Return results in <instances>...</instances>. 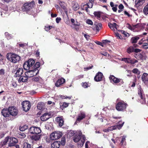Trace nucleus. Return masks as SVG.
<instances>
[{"label": "nucleus", "mask_w": 148, "mask_h": 148, "mask_svg": "<svg viewBox=\"0 0 148 148\" xmlns=\"http://www.w3.org/2000/svg\"><path fill=\"white\" fill-rule=\"evenodd\" d=\"M6 58L8 60L14 63L18 62L20 60V57L19 56L12 53H8Z\"/></svg>", "instance_id": "1"}, {"label": "nucleus", "mask_w": 148, "mask_h": 148, "mask_svg": "<svg viewBox=\"0 0 148 148\" xmlns=\"http://www.w3.org/2000/svg\"><path fill=\"white\" fill-rule=\"evenodd\" d=\"M8 142H9V146L12 147L14 146L15 144L17 143L18 140L14 137H12L9 138V137H7L4 140L2 145H5Z\"/></svg>", "instance_id": "2"}, {"label": "nucleus", "mask_w": 148, "mask_h": 148, "mask_svg": "<svg viewBox=\"0 0 148 148\" xmlns=\"http://www.w3.org/2000/svg\"><path fill=\"white\" fill-rule=\"evenodd\" d=\"M127 104L123 101H121L116 105V108L118 111H124L126 108Z\"/></svg>", "instance_id": "3"}, {"label": "nucleus", "mask_w": 148, "mask_h": 148, "mask_svg": "<svg viewBox=\"0 0 148 148\" xmlns=\"http://www.w3.org/2000/svg\"><path fill=\"white\" fill-rule=\"evenodd\" d=\"M121 121H120L119 122V124L116 125L111 126L108 127L107 129H106L103 130V131L105 132H108L113 130H115L117 129L119 130L121 129L124 123V122L121 123Z\"/></svg>", "instance_id": "4"}, {"label": "nucleus", "mask_w": 148, "mask_h": 148, "mask_svg": "<svg viewBox=\"0 0 148 148\" xmlns=\"http://www.w3.org/2000/svg\"><path fill=\"white\" fill-rule=\"evenodd\" d=\"M62 134L60 132H55L52 133L50 135V138L51 140H55L60 138Z\"/></svg>", "instance_id": "5"}, {"label": "nucleus", "mask_w": 148, "mask_h": 148, "mask_svg": "<svg viewBox=\"0 0 148 148\" xmlns=\"http://www.w3.org/2000/svg\"><path fill=\"white\" fill-rule=\"evenodd\" d=\"M38 73V70L37 69H33L26 72L25 73V75L28 78L32 77L37 75Z\"/></svg>", "instance_id": "6"}, {"label": "nucleus", "mask_w": 148, "mask_h": 148, "mask_svg": "<svg viewBox=\"0 0 148 148\" xmlns=\"http://www.w3.org/2000/svg\"><path fill=\"white\" fill-rule=\"evenodd\" d=\"M29 132L32 134H38L41 132V130L39 127H32L30 128Z\"/></svg>", "instance_id": "7"}, {"label": "nucleus", "mask_w": 148, "mask_h": 148, "mask_svg": "<svg viewBox=\"0 0 148 148\" xmlns=\"http://www.w3.org/2000/svg\"><path fill=\"white\" fill-rule=\"evenodd\" d=\"M34 4L33 1L25 3L24 4L23 10L26 11L30 10L33 7Z\"/></svg>", "instance_id": "8"}, {"label": "nucleus", "mask_w": 148, "mask_h": 148, "mask_svg": "<svg viewBox=\"0 0 148 148\" xmlns=\"http://www.w3.org/2000/svg\"><path fill=\"white\" fill-rule=\"evenodd\" d=\"M23 108V110L27 112L29 110L31 107V104L28 101H24L22 103Z\"/></svg>", "instance_id": "9"}, {"label": "nucleus", "mask_w": 148, "mask_h": 148, "mask_svg": "<svg viewBox=\"0 0 148 148\" xmlns=\"http://www.w3.org/2000/svg\"><path fill=\"white\" fill-rule=\"evenodd\" d=\"M8 111L10 114L13 116H16L18 113L17 110L14 106L9 107L8 108Z\"/></svg>", "instance_id": "10"}, {"label": "nucleus", "mask_w": 148, "mask_h": 148, "mask_svg": "<svg viewBox=\"0 0 148 148\" xmlns=\"http://www.w3.org/2000/svg\"><path fill=\"white\" fill-rule=\"evenodd\" d=\"M109 79L111 82H113L115 83H117L122 81L121 79L116 78L113 75H110L109 77Z\"/></svg>", "instance_id": "11"}, {"label": "nucleus", "mask_w": 148, "mask_h": 148, "mask_svg": "<svg viewBox=\"0 0 148 148\" xmlns=\"http://www.w3.org/2000/svg\"><path fill=\"white\" fill-rule=\"evenodd\" d=\"M51 116V114H50L46 113L40 117V119L42 121H45L48 119Z\"/></svg>", "instance_id": "12"}, {"label": "nucleus", "mask_w": 148, "mask_h": 148, "mask_svg": "<svg viewBox=\"0 0 148 148\" xmlns=\"http://www.w3.org/2000/svg\"><path fill=\"white\" fill-rule=\"evenodd\" d=\"M142 81L145 84H148V73H144L141 77Z\"/></svg>", "instance_id": "13"}, {"label": "nucleus", "mask_w": 148, "mask_h": 148, "mask_svg": "<svg viewBox=\"0 0 148 148\" xmlns=\"http://www.w3.org/2000/svg\"><path fill=\"white\" fill-rule=\"evenodd\" d=\"M78 136H75L74 138V140L75 142H77L82 139V134L80 131H78Z\"/></svg>", "instance_id": "14"}, {"label": "nucleus", "mask_w": 148, "mask_h": 148, "mask_svg": "<svg viewBox=\"0 0 148 148\" xmlns=\"http://www.w3.org/2000/svg\"><path fill=\"white\" fill-rule=\"evenodd\" d=\"M23 73V70L22 68H19L17 70L15 73L14 76L15 77L21 76Z\"/></svg>", "instance_id": "15"}, {"label": "nucleus", "mask_w": 148, "mask_h": 148, "mask_svg": "<svg viewBox=\"0 0 148 148\" xmlns=\"http://www.w3.org/2000/svg\"><path fill=\"white\" fill-rule=\"evenodd\" d=\"M103 74L101 72H98L95 77V80L97 82L101 81L102 78Z\"/></svg>", "instance_id": "16"}, {"label": "nucleus", "mask_w": 148, "mask_h": 148, "mask_svg": "<svg viewBox=\"0 0 148 148\" xmlns=\"http://www.w3.org/2000/svg\"><path fill=\"white\" fill-rule=\"evenodd\" d=\"M56 121L58 123L60 126H62L64 123V121L62 117H58L56 118Z\"/></svg>", "instance_id": "17"}, {"label": "nucleus", "mask_w": 148, "mask_h": 148, "mask_svg": "<svg viewBox=\"0 0 148 148\" xmlns=\"http://www.w3.org/2000/svg\"><path fill=\"white\" fill-rule=\"evenodd\" d=\"M65 81V79L63 78L58 79L55 84V86L57 87H59L60 86L63 84Z\"/></svg>", "instance_id": "18"}, {"label": "nucleus", "mask_w": 148, "mask_h": 148, "mask_svg": "<svg viewBox=\"0 0 148 148\" xmlns=\"http://www.w3.org/2000/svg\"><path fill=\"white\" fill-rule=\"evenodd\" d=\"M1 113L2 115L5 117L9 116L10 114L8 111V109H3L1 111Z\"/></svg>", "instance_id": "19"}, {"label": "nucleus", "mask_w": 148, "mask_h": 148, "mask_svg": "<svg viewBox=\"0 0 148 148\" xmlns=\"http://www.w3.org/2000/svg\"><path fill=\"white\" fill-rule=\"evenodd\" d=\"M85 115L84 112H80L78 115V117L77 118V121L79 122L80 121L82 120L85 117Z\"/></svg>", "instance_id": "20"}, {"label": "nucleus", "mask_w": 148, "mask_h": 148, "mask_svg": "<svg viewBox=\"0 0 148 148\" xmlns=\"http://www.w3.org/2000/svg\"><path fill=\"white\" fill-rule=\"evenodd\" d=\"M82 139L78 142V146L79 147H82L84 144L85 141V137L84 135H82Z\"/></svg>", "instance_id": "21"}, {"label": "nucleus", "mask_w": 148, "mask_h": 148, "mask_svg": "<svg viewBox=\"0 0 148 148\" xmlns=\"http://www.w3.org/2000/svg\"><path fill=\"white\" fill-rule=\"evenodd\" d=\"M60 142L55 141L51 145V148H58L60 146Z\"/></svg>", "instance_id": "22"}, {"label": "nucleus", "mask_w": 148, "mask_h": 148, "mask_svg": "<svg viewBox=\"0 0 148 148\" xmlns=\"http://www.w3.org/2000/svg\"><path fill=\"white\" fill-rule=\"evenodd\" d=\"M28 78V77L26 76H21L18 79V82H25L27 81Z\"/></svg>", "instance_id": "23"}, {"label": "nucleus", "mask_w": 148, "mask_h": 148, "mask_svg": "<svg viewBox=\"0 0 148 148\" xmlns=\"http://www.w3.org/2000/svg\"><path fill=\"white\" fill-rule=\"evenodd\" d=\"M108 25L110 28L113 31L115 30V28L117 29L118 26V25L115 23H114L113 24H112L110 23H109L108 24Z\"/></svg>", "instance_id": "24"}, {"label": "nucleus", "mask_w": 148, "mask_h": 148, "mask_svg": "<svg viewBox=\"0 0 148 148\" xmlns=\"http://www.w3.org/2000/svg\"><path fill=\"white\" fill-rule=\"evenodd\" d=\"M145 0H136L135 4L137 6H140L143 5L145 3Z\"/></svg>", "instance_id": "25"}, {"label": "nucleus", "mask_w": 148, "mask_h": 148, "mask_svg": "<svg viewBox=\"0 0 148 148\" xmlns=\"http://www.w3.org/2000/svg\"><path fill=\"white\" fill-rule=\"evenodd\" d=\"M37 134H36V135L31 136V139L35 141L38 140L40 138L41 135Z\"/></svg>", "instance_id": "26"}, {"label": "nucleus", "mask_w": 148, "mask_h": 148, "mask_svg": "<svg viewBox=\"0 0 148 148\" xmlns=\"http://www.w3.org/2000/svg\"><path fill=\"white\" fill-rule=\"evenodd\" d=\"M22 148H31L30 144L27 142H25L22 145Z\"/></svg>", "instance_id": "27"}, {"label": "nucleus", "mask_w": 148, "mask_h": 148, "mask_svg": "<svg viewBox=\"0 0 148 148\" xmlns=\"http://www.w3.org/2000/svg\"><path fill=\"white\" fill-rule=\"evenodd\" d=\"M23 67L24 69L25 70H28L29 69L31 66H29V64L27 62H25L23 64Z\"/></svg>", "instance_id": "28"}, {"label": "nucleus", "mask_w": 148, "mask_h": 148, "mask_svg": "<svg viewBox=\"0 0 148 148\" xmlns=\"http://www.w3.org/2000/svg\"><path fill=\"white\" fill-rule=\"evenodd\" d=\"M27 62L28 63V64L31 67H32V66L34 64L35 62V60L32 59H30Z\"/></svg>", "instance_id": "29"}, {"label": "nucleus", "mask_w": 148, "mask_h": 148, "mask_svg": "<svg viewBox=\"0 0 148 148\" xmlns=\"http://www.w3.org/2000/svg\"><path fill=\"white\" fill-rule=\"evenodd\" d=\"M143 12L145 15L148 14V3L147 5L144 7L143 10Z\"/></svg>", "instance_id": "30"}, {"label": "nucleus", "mask_w": 148, "mask_h": 148, "mask_svg": "<svg viewBox=\"0 0 148 148\" xmlns=\"http://www.w3.org/2000/svg\"><path fill=\"white\" fill-rule=\"evenodd\" d=\"M79 8V6L77 3H75L73 6V9L75 11L77 10Z\"/></svg>", "instance_id": "31"}, {"label": "nucleus", "mask_w": 148, "mask_h": 148, "mask_svg": "<svg viewBox=\"0 0 148 148\" xmlns=\"http://www.w3.org/2000/svg\"><path fill=\"white\" fill-rule=\"evenodd\" d=\"M40 64L39 62H37L35 64L34 66V69H37L39 71L40 69Z\"/></svg>", "instance_id": "32"}, {"label": "nucleus", "mask_w": 148, "mask_h": 148, "mask_svg": "<svg viewBox=\"0 0 148 148\" xmlns=\"http://www.w3.org/2000/svg\"><path fill=\"white\" fill-rule=\"evenodd\" d=\"M139 57L141 60H145L147 58V56L144 53L143 54H140L139 55Z\"/></svg>", "instance_id": "33"}, {"label": "nucleus", "mask_w": 148, "mask_h": 148, "mask_svg": "<svg viewBox=\"0 0 148 148\" xmlns=\"http://www.w3.org/2000/svg\"><path fill=\"white\" fill-rule=\"evenodd\" d=\"M94 14L95 16L97 17V18L98 19L100 18L101 12H94Z\"/></svg>", "instance_id": "34"}, {"label": "nucleus", "mask_w": 148, "mask_h": 148, "mask_svg": "<svg viewBox=\"0 0 148 148\" xmlns=\"http://www.w3.org/2000/svg\"><path fill=\"white\" fill-rule=\"evenodd\" d=\"M139 38L138 37H134L131 38V41L132 43L136 42Z\"/></svg>", "instance_id": "35"}, {"label": "nucleus", "mask_w": 148, "mask_h": 148, "mask_svg": "<svg viewBox=\"0 0 148 148\" xmlns=\"http://www.w3.org/2000/svg\"><path fill=\"white\" fill-rule=\"evenodd\" d=\"M59 98H60L61 99H70L71 98V96L68 97L66 95L64 96L62 95H60Z\"/></svg>", "instance_id": "36"}, {"label": "nucleus", "mask_w": 148, "mask_h": 148, "mask_svg": "<svg viewBox=\"0 0 148 148\" xmlns=\"http://www.w3.org/2000/svg\"><path fill=\"white\" fill-rule=\"evenodd\" d=\"M52 123H49L46 125V127L47 129L49 130H51L52 129Z\"/></svg>", "instance_id": "37"}, {"label": "nucleus", "mask_w": 148, "mask_h": 148, "mask_svg": "<svg viewBox=\"0 0 148 148\" xmlns=\"http://www.w3.org/2000/svg\"><path fill=\"white\" fill-rule=\"evenodd\" d=\"M143 93V91L141 88H140L138 91V94L139 95L140 98L143 99L142 94Z\"/></svg>", "instance_id": "38"}, {"label": "nucleus", "mask_w": 148, "mask_h": 148, "mask_svg": "<svg viewBox=\"0 0 148 148\" xmlns=\"http://www.w3.org/2000/svg\"><path fill=\"white\" fill-rule=\"evenodd\" d=\"M81 7L82 10H83L85 9L86 11L88 12V7L86 6V4H82L81 5Z\"/></svg>", "instance_id": "39"}, {"label": "nucleus", "mask_w": 148, "mask_h": 148, "mask_svg": "<svg viewBox=\"0 0 148 148\" xmlns=\"http://www.w3.org/2000/svg\"><path fill=\"white\" fill-rule=\"evenodd\" d=\"M140 50L139 49L133 48L132 49H131V48H130V52H134L138 53L140 52Z\"/></svg>", "instance_id": "40"}, {"label": "nucleus", "mask_w": 148, "mask_h": 148, "mask_svg": "<svg viewBox=\"0 0 148 148\" xmlns=\"http://www.w3.org/2000/svg\"><path fill=\"white\" fill-rule=\"evenodd\" d=\"M61 7L64 9L65 8V4L64 2L60 1L59 3Z\"/></svg>", "instance_id": "41"}, {"label": "nucleus", "mask_w": 148, "mask_h": 148, "mask_svg": "<svg viewBox=\"0 0 148 148\" xmlns=\"http://www.w3.org/2000/svg\"><path fill=\"white\" fill-rule=\"evenodd\" d=\"M122 61L129 63L130 62V59L129 58H124L122 59Z\"/></svg>", "instance_id": "42"}, {"label": "nucleus", "mask_w": 148, "mask_h": 148, "mask_svg": "<svg viewBox=\"0 0 148 148\" xmlns=\"http://www.w3.org/2000/svg\"><path fill=\"white\" fill-rule=\"evenodd\" d=\"M142 47L144 49H147L148 48V44L145 43H143Z\"/></svg>", "instance_id": "43"}, {"label": "nucleus", "mask_w": 148, "mask_h": 148, "mask_svg": "<svg viewBox=\"0 0 148 148\" xmlns=\"http://www.w3.org/2000/svg\"><path fill=\"white\" fill-rule=\"evenodd\" d=\"M69 105V103H66V102H64L63 103V104L62 106V108H66Z\"/></svg>", "instance_id": "44"}, {"label": "nucleus", "mask_w": 148, "mask_h": 148, "mask_svg": "<svg viewBox=\"0 0 148 148\" xmlns=\"http://www.w3.org/2000/svg\"><path fill=\"white\" fill-rule=\"evenodd\" d=\"M86 22L87 24L91 25H92L93 24V23L92 21L90 19L87 20Z\"/></svg>", "instance_id": "45"}, {"label": "nucleus", "mask_w": 148, "mask_h": 148, "mask_svg": "<svg viewBox=\"0 0 148 148\" xmlns=\"http://www.w3.org/2000/svg\"><path fill=\"white\" fill-rule=\"evenodd\" d=\"M82 86L83 87L86 88H87L88 86H89V85L87 83L84 82L82 83Z\"/></svg>", "instance_id": "46"}, {"label": "nucleus", "mask_w": 148, "mask_h": 148, "mask_svg": "<svg viewBox=\"0 0 148 148\" xmlns=\"http://www.w3.org/2000/svg\"><path fill=\"white\" fill-rule=\"evenodd\" d=\"M99 27L101 28L102 27V25L101 23H99L96 25V29L97 31H99Z\"/></svg>", "instance_id": "47"}, {"label": "nucleus", "mask_w": 148, "mask_h": 148, "mask_svg": "<svg viewBox=\"0 0 148 148\" xmlns=\"http://www.w3.org/2000/svg\"><path fill=\"white\" fill-rule=\"evenodd\" d=\"M121 33L123 34L125 37H128L129 36V34L128 33H126L123 30L121 31Z\"/></svg>", "instance_id": "48"}, {"label": "nucleus", "mask_w": 148, "mask_h": 148, "mask_svg": "<svg viewBox=\"0 0 148 148\" xmlns=\"http://www.w3.org/2000/svg\"><path fill=\"white\" fill-rule=\"evenodd\" d=\"M93 3H87L86 6L89 8H92L93 6Z\"/></svg>", "instance_id": "49"}, {"label": "nucleus", "mask_w": 148, "mask_h": 148, "mask_svg": "<svg viewBox=\"0 0 148 148\" xmlns=\"http://www.w3.org/2000/svg\"><path fill=\"white\" fill-rule=\"evenodd\" d=\"M40 79V77H34L32 79V80L38 82V81Z\"/></svg>", "instance_id": "50"}, {"label": "nucleus", "mask_w": 148, "mask_h": 148, "mask_svg": "<svg viewBox=\"0 0 148 148\" xmlns=\"http://www.w3.org/2000/svg\"><path fill=\"white\" fill-rule=\"evenodd\" d=\"M132 72L134 73H139V72L138 70L137 69H134L132 70Z\"/></svg>", "instance_id": "51"}, {"label": "nucleus", "mask_w": 148, "mask_h": 148, "mask_svg": "<svg viewBox=\"0 0 148 148\" xmlns=\"http://www.w3.org/2000/svg\"><path fill=\"white\" fill-rule=\"evenodd\" d=\"M27 128V127L26 126H24V127H22L20 129V130L21 131H23Z\"/></svg>", "instance_id": "52"}, {"label": "nucleus", "mask_w": 148, "mask_h": 148, "mask_svg": "<svg viewBox=\"0 0 148 148\" xmlns=\"http://www.w3.org/2000/svg\"><path fill=\"white\" fill-rule=\"evenodd\" d=\"M115 35H116V36L117 37V38L121 39L122 38V37L121 36V35H120L118 33H116L115 34Z\"/></svg>", "instance_id": "53"}, {"label": "nucleus", "mask_w": 148, "mask_h": 148, "mask_svg": "<svg viewBox=\"0 0 148 148\" xmlns=\"http://www.w3.org/2000/svg\"><path fill=\"white\" fill-rule=\"evenodd\" d=\"M61 20V18L60 17H57L56 18V21L57 23H59Z\"/></svg>", "instance_id": "54"}, {"label": "nucleus", "mask_w": 148, "mask_h": 148, "mask_svg": "<svg viewBox=\"0 0 148 148\" xmlns=\"http://www.w3.org/2000/svg\"><path fill=\"white\" fill-rule=\"evenodd\" d=\"M117 5H115L114 7H113L112 8V9L114 12H116L117 10Z\"/></svg>", "instance_id": "55"}, {"label": "nucleus", "mask_w": 148, "mask_h": 148, "mask_svg": "<svg viewBox=\"0 0 148 148\" xmlns=\"http://www.w3.org/2000/svg\"><path fill=\"white\" fill-rule=\"evenodd\" d=\"M119 8L120 10H123V8L124 7L123 5L122 4H120L119 6Z\"/></svg>", "instance_id": "56"}, {"label": "nucleus", "mask_w": 148, "mask_h": 148, "mask_svg": "<svg viewBox=\"0 0 148 148\" xmlns=\"http://www.w3.org/2000/svg\"><path fill=\"white\" fill-rule=\"evenodd\" d=\"M12 86L14 88L16 87L17 86V84L15 82H13L12 84Z\"/></svg>", "instance_id": "57"}, {"label": "nucleus", "mask_w": 148, "mask_h": 148, "mask_svg": "<svg viewBox=\"0 0 148 148\" xmlns=\"http://www.w3.org/2000/svg\"><path fill=\"white\" fill-rule=\"evenodd\" d=\"M125 136H123L122 138V140L121 141V143L123 144V143L125 141Z\"/></svg>", "instance_id": "58"}, {"label": "nucleus", "mask_w": 148, "mask_h": 148, "mask_svg": "<svg viewBox=\"0 0 148 148\" xmlns=\"http://www.w3.org/2000/svg\"><path fill=\"white\" fill-rule=\"evenodd\" d=\"M138 61L136 60H134L133 61H132V60H130V63L131 64H134L135 63L137 62Z\"/></svg>", "instance_id": "59"}, {"label": "nucleus", "mask_w": 148, "mask_h": 148, "mask_svg": "<svg viewBox=\"0 0 148 148\" xmlns=\"http://www.w3.org/2000/svg\"><path fill=\"white\" fill-rule=\"evenodd\" d=\"M93 66H92L91 67H89L84 68V70L85 71H87L88 70L92 68Z\"/></svg>", "instance_id": "60"}, {"label": "nucleus", "mask_w": 148, "mask_h": 148, "mask_svg": "<svg viewBox=\"0 0 148 148\" xmlns=\"http://www.w3.org/2000/svg\"><path fill=\"white\" fill-rule=\"evenodd\" d=\"M4 74V70L3 69H1L0 70V74L3 75Z\"/></svg>", "instance_id": "61"}, {"label": "nucleus", "mask_w": 148, "mask_h": 148, "mask_svg": "<svg viewBox=\"0 0 148 148\" xmlns=\"http://www.w3.org/2000/svg\"><path fill=\"white\" fill-rule=\"evenodd\" d=\"M51 16L52 18L56 17L57 16V15L56 14H53V13H51Z\"/></svg>", "instance_id": "62"}, {"label": "nucleus", "mask_w": 148, "mask_h": 148, "mask_svg": "<svg viewBox=\"0 0 148 148\" xmlns=\"http://www.w3.org/2000/svg\"><path fill=\"white\" fill-rule=\"evenodd\" d=\"M101 54L104 56H107V55H109L106 52H103V53H101Z\"/></svg>", "instance_id": "63"}, {"label": "nucleus", "mask_w": 148, "mask_h": 148, "mask_svg": "<svg viewBox=\"0 0 148 148\" xmlns=\"http://www.w3.org/2000/svg\"><path fill=\"white\" fill-rule=\"evenodd\" d=\"M96 44H97L98 45H100L101 46H103V44L101 43V42H99V41H97V42H96Z\"/></svg>", "instance_id": "64"}]
</instances>
